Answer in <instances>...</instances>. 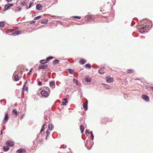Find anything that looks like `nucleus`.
<instances>
[{"label": "nucleus", "mask_w": 153, "mask_h": 153, "mask_svg": "<svg viewBox=\"0 0 153 153\" xmlns=\"http://www.w3.org/2000/svg\"><path fill=\"white\" fill-rule=\"evenodd\" d=\"M53 57L52 56H49L46 59L42 60L40 61V63L42 64H44L48 62L50 60L52 59Z\"/></svg>", "instance_id": "f257e3e1"}, {"label": "nucleus", "mask_w": 153, "mask_h": 153, "mask_svg": "<svg viewBox=\"0 0 153 153\" xmlns=\"http://www.w3.org/2000/svg\"><path fill=\"white\" fill-rule=\"evenodd\" d=\"M95 19V18L94 16H88L87 19L85 21L86 22H88L91 20L94 21Z\"/></svg>", "instance_id": "f03ea898"}, {"label": "nucleus", "mask_w": 153, "mask_h": 153, "mask_svg": "<svg viewBox=\"0 0 153 153\" xmlns=\"http://www.w3.org/2000/svg\"><path fill=\"white\" fill-rule=\"evenodd\" d=\"M6 144L9 146L12 147L14 145V143L10 140H8L6 142Z\"/></svg>", "instance_id": "7ed1b4c3"}, {"label": "nucleus", "mask_w": 153, "mask_h": 153, "mask_svg": "<svg viewBox=\"0 0 153 153\" xmlns=\"http://www.w3.org/2000/svg\"><path fill=\"white\" fill-rule=\"evenodd\" d=\"M41 94L43 96L46 97H48V95L47 91L45 90L41 91Z\"/></svg>", "instance_id": "20e7f679"}, {"label": "nucleus", "mask_w": 153, "mask_h": 153, "mask_svg": "<svg viewBox=\"0 0 153 153\" xmlns=\"http://www.w3.org/2000/svg\"><path fill=\"white\" fill-rule=\"evenodd\" d=\"M142 98L143 100L146 102L149 101V97L146 95H143L142 96Z\"/></svg>", "instance_id": "39448f33"}, {"label": "nucleus", "mask_w": 153, "mask_h": 153, "mask_svg": "<svg viewBox=\"0 0 153 153\" xmlns=\"http://www.w3.org/2000/svg\"><path fill=\"white\" fill-rule=\"evenodd\" d=\"M106 78V81L108 82L111 83L113 82V79L112 77H107Z\"/></svg>", "instance_id": "423d86ee"}, {"label": "nucleus", "mask_w": 153, "mask_h": 153, "mask_svg": "<svg viewBox=\"0 0 153 153\" xmlns=\"http://www.w3.org/2000/svg\"><path fill=\"white\" fill-rule=\"evenodd\" d=\"M26 152L25 150L22 149H20L18 150L16 153H25Z\"/></svg>", "instance_id": "0eeeda50"}, {"label": "nucleus", "mask_w": 153, "mask_h": 153, "mask_svg": "<svg viewBox=\"0 0 153 153\" xmlns=\"http://www.w3.org/2000/svg\"><path fill=\"white\" fill-rule=\"evenodd\" d=\"M12 114L14 117H16L18 115V112L16 109L13 110Z\"/></svg>", "instance_id": "6e6552de"}, {"label": "nucleus", "mask_w": 153, "mask_h": 153, "mask_svg": "<svg viewBox=\"0 0 153 153\" xmlns=\"http://www.w3.org/2000/svg\"><path fill=\"white\" fill-rule=\"evenodd\" d=\"M45 124H44L42 127L40 132V134L42 135L44 134V130L45 129Z\"/></svg>", "instance_id": "1a4fd4ad"}, {"label": "nucleus", "mask_w": 153, "mask_h": 153, "mask_svg": "<svg viewBox=\"0 0 153 153\" xmlns=\"http://www.w3.org/2000/svg\"><path fill=\"white\" fill-rule=\"evenodd\" d=\"M21 33V31H16L15 32H14L12 34H11V35H14V36H16V35H19Z\"/></svg>", "instance_id": "9d476101"}, {"label": "nucleus", "mask_w": 153, "mask_h": 153, "mask_svg": "<svg viewBox=\"0 0 153 153\" xmlns=\"http://www.w3.org/2000/svg\"><path fill=\"white\" fill-rule=\"evenodd\" d=\"M88 101H86V102H84L83 104V108L86 111L88 109Z\"/></svg>", "instance_id": "9b49d317"}, {"label": "nucleus", "mask_w": 153, "mask_h": 153, "mask_svg": "<svg viewBox=\"0 0 153 153\" xmlns=\"http://www.w3.org/2000/svg\"><path fill=\"white\" fill-rule=\"evenodd\" d=\"M105 68H101V69L98 71V72L100 74H103L105 73V71L104 70Z\"/></svg>", "instance_id": "f8f14e48"}, {"label": "nucleus", "mask_w": 153, "mask_h": 153, "mask_svg": "<svg viewBox=\"0 0 153 153\" xmlns=\"http://www.w3.org/2000/svg\"><path fill=\"white\" fill-rule=\"evenodd\" d=\"M49 84L51 87L52 88H55V83L54 82L51 81L50 82Z\"/></svg>", "instance_id": "ddd939ff"}, {"label": "nucleus", "mask_w": 153, "mask_h": 153, "mask_svg": "<svg viewBox=\"0 0 153 153\" xmlns=\"http://www.w3.org/2000/svg\"><path fill=\"white\" fill-rule=\"evenodd\" d=\"M86 62V60L83 59H81L79 61V63L81 64H83L85 63Z\"/></svg>", "instance_id": "4468645a"}, {"label": "nucleus", "mask_w": 153, "mask_h": 153, "mask_svg": "<svg viewBox=\"0 0 153 153\" xmlns=\"http://www.w3.org/2000/svg\"><path fill=\"white\" fill-rule=\"evenodd\" d=\"M53 125L51 123H49L48 125V129L50 130L51 131L53 129Z\"/></svg>", "instance_id": "2eb2a0df"}, {"label": "nucleus", "mask_w": 153, "mask_h": 153, "mask_svg": "<svg viewBox=\"0 0 153 153\" xmlns=\"http://www.w3.org/2000/svg\"><path fill=\"white\" fill-rule=\"evenodd\" d=\"M85 81L87 82H91L92 79L91 77L87 76L85 78Z\"/></svg>", "instance_id": "dca6fc26"}, {"label": "nucleus", "mask_w": 153, "mask_h": 153, "mask_svg": "<svg viewBox=\"0 0 153 153\" xmlns=\"http://www.w3.org/2000/svg\"><path fill=\"white\" fill-rule=\"evenodd\" d=\"M66 70L68 72L71 74H74V71L71 69L68 68Z\"/></svg>", "instance_id": "f3484780"}, {"label": "nucleus", "mask_w": 153, "mask_h": 153, "mask_svg": "<svg viewBox=\"0 0 153 153\" xmlns=\"http://www.w3.org/2000/svg\"><path fill=\"white\" fill-rule=\"evenodd\" d=\"M85 146L87 147V149L88 150L90 149L92 146H91L90 145V146H88V141L85 142Z\"/></svg>", "instance_id": "a211bd4d"}, {"label": "nucleus", "mask_w": 153, "mask_h": 153, "mask_svg": "<svg viewBox=\"0 0 153 153\" xmlns=\"http://www.w3.org/2000/svg\"><path fill=\"white\" fill-rule=\"evenodd\" d=\"M64 101L62 102L63 105H66V104L68 102V99L67 98H65L63 99Z\"/></svg>", "instance_id": "6ab92c4d"}, {"label": "nucleus", "mask_w": 153, "mask_h": 153, "mask_svg": "<svg viewBox=\"0 0 153 153\" xmlns=\"http://www.w3.org/2000/svg\"><path fill=\"white\" fill-rule=\"evenodd\" d=\"M80 129L81 131V133L82 134L84 132V127L82 125L80 126Z\"/></svg>", "instance_id": "aec40b11"}, {"label": "nucleus", "mask_w": 153, "mask_h": 153, "mask_svg": "<svg viewBox=\"0 0 153 153\" xmlns=\"http://www.w3.org/2000/svg\"><path fill=\"white\" fill-rule=\"evenodd\" d=\"M59 62V61L58 60L56 59L54 60L53 62V64L54 66L58 64Z\"/></svg>", "instance_id": "412c9836"}, {"label": "nucleus", "mask_w": 153, "mask_h": 153, "mask_svg": "<svg viewBox=\"0 0 153 153\" xmlns=\"http://www.w3.org/2000/svg\"><path fill=\"white\" fill-rule=\"evenodd\" d=\"M8 117H8V112H7L5 114V117H4V120L6 121H7L8 120Z\"/></svg>", "instance_id": "4be33fe9"}, {"label": "nucleus", "mask_w": 153, "mask_h": 153, "mask_svg": "<svg viewBox=\"0 0 153 153\" xmlns=\"http://www.w3.org/2000/svg\"><path fill=\"white\" fill-rule=\"evenodd\" d=\"M9 149V148L6 146H3V150L4 151V152H7Z\"/></svg>", "instance_id": "5701e85b"}, {"label": "nucleus", "mask_w": 153, "mask_h": 153, "mask_svg": "<svg viewBox=\"0 0 153 153\" xmlns=\"http://www.w3.org/2000/svg\"><path fill=\"white\" fill-rule=\"evenodd\" d=\"M42 7V6L40 4H37L36 6V9L38 10L41 9Z\"/></svg>", "instance_id": "b1692460"}, {"label": "nucleus", "mask_w": 153, "mask_h": 153, "mask_svg": "<svg viewBox=\"0 0 153 153\" xmlns=\"http://www.w3.org/2000/svg\"><path fill=\"white\" fill-rule=\"evenodd\" d=\"M134 72V70L131 69H129L127 70V72L128 74H131Z\"/></svg>", "instance_id": "393cba45"}, {"label": "nucleus", "mask_w": 153, "mask_h": 153, "mask_svg": "<svg viewBox=\"0 0 153 153\" xmlns=\"http://www.w3.org/2000/svg\"><path fill=\"white\" fill-rule=\"evenodd\" d=\"M145 31L144 30V27H142L139 30V32L140 33H143Z\"/></svg>", "instance_id": "a878e982"}, {"label": "nucleus", "mask_w": 153, "mask_h": 153, "mask_svg": "<svg viewBox=\"0 0 153 153\" xmlns=\"http://www.w3.org/2000/svg\"><path fill=\"white\" fill-rule=\"evenodd\" d=\"M27 3L25 1H22L20 2V5L22 6H24L26 5Z\"/></svg>", "instance_id": "bb28decb"}, {"label": "nucleus", "mask_w": 153, "mask_h": 153, "mask_svg": "<svg viewBox=\"0 0 153 153\" xmlns=\"http://www.w3.org/2000/svg\"><path fill=\"white\" fill-rule=\"evenodd\" d=\"M48 22V20L47 19H45L42 20L41 22L42 24H46Z\"/></svg>", "instance_id": "cd10ccee"}, {"label": "nucleus", "mask_w": 153, "mask_h": 153, "mask_svg": "<svg viewBox=\"0 0 153 153\" xmlns=\"http://www.w3.org/2000/svg\"><path fill=\"white\" fill-rule=\"evenodd\" d=\"M4 22H0V27H4Z\"/></svg>", "instance_id": "c85d7f7f"}, {"label": "nucleus", "mask_w": 153, "mask_h": 153, "mask_svg": "<svg viewBox=\"0 0 153 153\" xmlns=\"http://www.w3.org/2000/svg\"><path fill=\"white\" fill-rule=\"evenodd\" d=\"M149 26L148 25H146L143 27H144V30H145V31L147 30L149 28Z\"/></svg>", "instance_id": "c756f323"}, {"label": "nucleus", "mask_w": 153, "mask_h": 153, "mask_svg": "<svg viewBox=\"0 0 153 153\" xmlns=\"http://www.w3.org/2000/svg\"><path fill=\"white\" fill-rule=\"evenodd\" d=\"M15 79L16 81H17L19 80V76L18 75H16L15 76Z\"/></svg>", "instance_id": "7c9ffc66"}, {"label": "nucleus", "mask_w": 153, "mask_h": 153, "mask_svg": "<svg viewBox=\"0 0 153 153\" xmlns=\"http://www.w3.org/2000/svg\"><path fill=\"white\" fill-rule=\"evenodd\" d=\"M43 142V140L42 138H40L38 140V143L40 144H42Z\"/></svg>", "instance_id": "2f4dec72"}, {"label": "nucleus", "mask_w": 153, "mask_h": 153, "mask_svg": "<svg viewBox=\"0 0 153 153\" xmlns=\"http://www.w3.org/2000/svg\"><path fill=\"white\" fill-rule=\"evenodd\" d=\"M27 81H26L25 82V83H24V85L23 86V87L22 88V91H24L25 86V85L27 84Z\"/></svg>", "instance_id": "473e14b6"}, {"label": "nucleus", "mask_w": 153, "mask_h": 153, "mask_svg": "<svg viewBox=\"0 0 153 153\" xmlns=\"http://www.w3.org/2000/svg\"><path fill=\"white\" fill-rule=\"evenodd\" d=\"M10 6L9 4H6L4 6V8L6 9H8L10 7Z\"/></svg>", "instance_id": "72a5a7b5"}, {"label": "nucleus", "mask_w": 153, "mask_h": 153, "mask_svg": "<svg viewBox=\"0 0 153 153\" xmlns=\"http://www.w3.org/2000/svg\"><path fill=\"white\" fill-rule=\"evenodd\" d=\"M105 85V87H106L107 88L110 89V87L108 85L105 84H104Z\"/></svg>", "instance_id": "f704fd0d"}, {"label": "nucleus", "mask_w": 153, "mask_h": 153, "mask_svg": "<svg viewBox=\"0 0 153 153\" xmlns=\"http://www.w3.org/2000/svg\"><path fill=\"white\" fill-rule=\"evenodd\" d=\"M41 16H38L37 17H35L34 19L35 20H36V19H39L40 18H41Z\"/></svg>", "instance_id": "c9c22d12"}, {"label": "nucleus", "mask_w": 153, "mask_h": 153, "mask_svg": "<svg viewBox=\"0 0 153 153\" xmlns=\"http://www.w3.org/2000/svg\"><path fill=\"white\" fill-rule=\"evenodd\" d=\"M90 134L91 136V137L92 138V140H93L94 139V137L93 134H92V131H91L90 132Z\"/></svg>", "instance_id": "e433bc0d"}, {"label": "nucleus", "mask_w": 153, "mask_h": 153, "mask_svg": "<svg viewBox=\"0 0 153 153\" xmlns=\"http://www.w3.org/2000/svg\"><path fill=\"white\" fill-rule=\"evenodd\" d=\"M73 17L75 18H76L77 19H80L81 18V17L80 16H74Z\"/></svg>", "instance_id": "4c0bfd02"}, {"label": "nucleus", "mask_w": 153, "mask_h": 153, "mask_svg": "<svg viewBox=\"0 0 153 153\" xmlns=\"http://www.w3.org/2000/svg\"><path fill=\"white\" fill-rule=\"evenodd\" d=\"M32 68H31L30 69V70L29 71V72L28 73V74H31L32 73Z\"/></svg>", "instance_id": "58836bf2"}, {"label": "nucleus", "mask_w": 153, "mask_h": 153, "mask_svg": "<svg viewBox=\"0 0 153 153\" xmlns=\"http://www.w3.org/2000/svg\"><path fill=\"white\" fill-rule=\"evenodd\" d=\"M91 65L89 64H87L85 65V67H91Z\"/></svg>", "instance_id": "ea45409f"}, {"label": "nucleus", "mask_w": 153, "mask_h": 153, "mask_svg": "<svg viewBox=\"0 0 153 153\" xmlns=\"http://www.w3.org/2000/svg\"><path fill=\"white\" fill-rule=\"evenodd\" d=\"M46 133L47 134V136H48V135L50 133V132L48 130H47L46 131Z\"/></svg>", "instance_id": "a19ab883"}, {"label": "nucleus", "mask_w": 153, "mask_h": 153, "mask_svg": "<svg viewBox=\"0 0 153 153\" xmlns=\"http://www.w3.org/2000/svg\"><path fill=\"white\" fill-rule=\"evenodd\" d=\"M47 68H38L39 69V70H41V69H43V70H44V69H46Z\"/></svg>", "instance_id": "79ce46f5"}, {"label": "nucleus", "mask_w": 153, "mask_h": 153, "mask_svg": "<svg viewBox=\"0 0 153 153\" xmlns=\"http://www.w3.org/2000/svg\"><path fill=\"white\" fill-rule=\"evenodd\" d=\"M85 133L86 134H90V133L88 131V130H86Z\"/></svg>", "instance_id": "37998d69"}, {"label": "nucleus", "mask_w": 153, "mask_h": 153, "mask_svg": "<svg viewBox=\"0 0 153 153\" xmlns=\"http://www.w3.org/2000/svg\"><path fill=\"white\" fill-rule=\"evenodd\" d=\"M38 84L39 86H41L42 85V83L41 82H39L38 83Z\"/></svg>", "instance_id": "c03bdc74"}, {"label": "nucleus", "mask_w": 153, "mask_h": 153, "mask_svg": "<svg viewBox=\"0 0 153 153\" xmlns=\"http://www.w3.org/2000/svg\"><path fill=\"white\" fill-rule=\"evenodd\" d=\"M18 8L19 11H20L22 9V8L21 7H18Z\"/></svg>", "instance_id": "a18cd8bd"}, {"label": "nucleus", "mask_w": 153, "mask_h": 153, "mask_svg": "<svg viewBox=\"0 0 153 153\" xmlns=\"http://www.w3.org/2000/svg\"><path fill=\"white\" fill-rule=\"evenodd\" d=\"M28 87H25V91H27V89H28Z\"/></svg>", "instance_id": "49530a36"}, {"label": "nucleus", "mask_w": 153, "mask_h": 153, "mask_svg": "<svg viewBox=\"0 0 153 153\" xmlns=\"http://www.w3.org/2000/svg\"><path fill=\"white\" fill-rule=\"evenodd\" d=\"M32 4V3H31L29 5V7H28V8H30V7H31V5Z\"/></svg>", "instance_id": "de8ad7c7"}, {"label": "nucleus", "mask_w": 153, "mask_h": 153, "mask_svg": "<svg viewBox=\"0 0 153 153\" xmlns=\"http://www.w3.org/2000/svg\"><path fill=\"white\" fill-rule=\"evenodd\" d=\"M73 80L74 81V82H76L77 83V81L75 79H74Z\"/></svg>", "instance_id": "09e8293b"}, {"label": "nucleus", "mask_w": 153, "mask_h": 153, "mask_svg": "<svg viewBox=\"0 0 153 153\" xmlns=\"http://www.w3.org/2000/svg\"><path fill=\"white\" fill-rule=\"evenodd\" d=\"M9 31L10 32H12L13 31V30H12V29H10Z\"/></svg>", "instance_id": "8fccbe9b"}, {"label": "nucleus", "mask_w": 153, "mask_h": 153, "mask_svg": "<svg viewBox=\"0 0 153 153\" xmlns=\"http://www.w3.org/2000/svg\"><path fill=\"white\" fill-rule=\"evenodd\" d=\"M24 115V114H23L21 116V117H20V119H22L23 118V115Z\"/></svg>", "instance_id": "3c124183"}, {"label": "nucleus", "mask_w": 153, "mask_h": 153, "mask_svg": "<svg viewBox=\"0 0 153 153\" xmlns=\"http://www.w3.org/2000/svg\"><path fill=\"white\" fill-rule=\"evenodd\" d=\"M9 4L10 5V7L13 6V4Z\"/></svg>", "instance_id": "603ef678"}, {"label": "nucleus", "mask_w": 153, "mask_h": 153, "mask_svg": "<svg viewBox=\"0 0 153 153\" xmlns=\"http://www.w3.org/2000/svg\"><path fill=\"white\" fill-rule=\"evenodd\" d=\"M35 23V21H32V22H31V23Z\"/></svg>", "instance_id": "864d4df0"}, {"label": "nucleus", "mask_w": 153, "mask_h": 153, "mask_svg": "<svg viewBox=\"0 0 153 153\" xmlns=\"http://www.w3.org/2000/svg\"><path fill=\"white\" fill-rule=\"evenodd\" d=\"M48 136H47V135H46V137H45V139L46 140H47V137Z\"/></svg>", "instance_id": "5fc2aeb1"}, {"label": "nucleus", "mask_w": 153, "mask_h": 153, "mask_svg": "<svg viewBox=\"0 0 153 153\" xmlns=\"http://www.w3.org/2000/svg\"><path fill=\"white\" fill-rule=\"evenodd\" d=\"M2 134V131L1 130V135Z\"/></svg>", "instance_id": "6e6d98bb"}, {"label": "nucleus", "mask_w": 153, "mask_h": 153, "mask_svg": "<svg viewBox=\"0 0 153 153\" xmlns=\"http://www.w3.org/2000/svg\"><path fill=\"white\" fill-rule=\"evenodd\" d=\"M51 17H55V16H51Z\"/></svg>", "instance_id": "4d7b16f0"}, {"label": "nucleus", "mask_w": 153, "mask_h": 153, "mask_svg": "<svg viewBox=\"0 0 153 153\" xmlns=\"http://www.w3.org/2000/svg\"><path fill=\"white\" fill-rule=\"evenodd\" d=\"M26 71H28V69L27 68V69H26Z\"/></svg>", "instance_id": "13d9d810"}, {"label": "nucleus", "mask_w": 153, "mask_h": 153, "mask_svg": "<svg viewBox=\"0 0 153 153\" xmlns=\"http://www.w3.org/2000/svg\"><path fill=\"white\" fill-rule=\"evenodd\" d=\"M151 88L153 90V87H151Z\"/></svg>", "instance_id": "bf43d9fd"}, {"label": "nucleus", "mask_w": 153, "mask_h": 153, "mask_svg": "<svg viewBox=\"0 0 153 153\" xmlns=\"http://www.w3.org/2000/svg\"><path fill=\"white\" fill-rule=\"evenodd\" d=\"M88 69H90L91 68H88Z\"/></svg>", "instance_id": "052dcab7"}, {"label": "nucleus", "mask_w": 153, "mask_h": 153, "mask_svg": "<svg viewBox=\"0 0 153 153\" xmlns=\"http://www.w3.org/2000/svg\"><path fill=\"white\" fill-rule=\"evenodd\" d=\"M39 67H44L43 66H39Z\"/></svg>", "instance_id": "680f3d73"}, {"label": "nucleus", "mask_w": 153, "mask_h": 153, "mask_svg": "<svg viewBox=\"0 0 153 153\" xmlns=\"http://www.w3.org/2000/svg\"><path fill=\"white\" fill-rule=\"evenodd\" d=\"M91 145H93V143H91Z\"/></svg>", "instance_id": "e2e57ef3"}, {"label": "nucleus", "mask_w": 153, "mask_h": 153, "mask_svg": "<svg viewBox=\"0 0 153 153\" xmlns=\"http://www.w3.org/2000/svg\"><path fill=\"white\" fill-rule=\"evenodd\" d=\"M46 72H44V73H45Z\"/></svg>", "instance_id": "0e129e2a"}]
</instances>
